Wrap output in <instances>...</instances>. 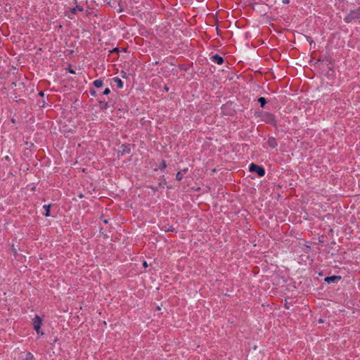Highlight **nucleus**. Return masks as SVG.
Here are the masks:
<instances>
[{"mask_svg":"<svg viewBox=\"0 0 360 360\" xmlns=\"http://www.w3.org/2000/svg\"><path fill=\"white\" fill-rule=\"evenodd\" d=\"M70 73H72V74H75V71H74V70H71V69L70 70Z\"/></svg>","mask_w":360,"mask_h":360,"instance_id":"a878e982","label":"nucleus"},{"mask_svg":"<svg viewBox=\"0 0 360 360\" xmlns=\"http://www.w3.org/2000/svg\"><path fill=\"white\" fill-rule=\"evenodd\" d=\"M33 359V355L31 353H27L26 354L25 360H32Z\"/></svg>","mask_w":360,"mask_h":360,"instance_id":"2eb2a0df","label":"nucleus"},{"mask_svg":"<svg viewBox=\"0 0 360 360\" xmlns=\"http://www.w3.org/2000/svg\"><path fill=\"white\" fill-rule=\"evenodd\" d=\"M44 209L45 210L46 212H45V216L46 217H49L50 216V207H51V205H44Z\"/></svg>","mask_w":360,"mask_h":360,"instance_id":"9b49d317","label":"nucleus"},{"mask_svg":"<svg viewBox=\"0 0 360 360\" xmlns=\"http://www.w3.org/2000/svg\"><path fill=\"white\" fill-rule=\"evenodd\" d=\"M90 93H91V94L92 96H95V95H96V91H95V90H94V89H91V90L90 91Z\"/></svg>","mask_w":360,"mask_h":360,"instance_id":"aec40b11","label":"nucleus"},{"mask_svg":"<svg viewBox=\"0 0 360 360\" xmlns=\"http://www.w3.org/2000/svg\"><path fill=\"white\" fill-rule=\"evenodd\" d=\"M211 60L212 62L218 65H221L224 63V58L221 56H219L218 54L212 56L211 57Z\"/></svg>","mask_w":360,"mask_h":360,"instance_id":"20e7f679","label":"nucleus"},{"mask_svg":"<svg viewBox=\"0 0 360 360\" xmlns=\"http://www.w3.org/2000/svg\"><path fill=\"white\" fill-rule=\"evenodd\" d=\"M341 279V276H328L326 277L324 281L327 282L328 283H335L338 281H340Z\"/></svg>","mask_w":360,"mask_h":360,"instance_id":"39448f33","label":"nucleus"},{"mask_svg":"<svg viewBox=\"0 0 360 360\" xmlns=\"http://www.w3.org/2000/svg\"><path fill=\"white\" fill-rule=\"evenodd\" d=\"M166 167H167L166 162H165V161H164V160H163V161L162 162L161 165L160 166V169H165V168H166Z\"/></svg>","mask_w":360,"mask_h":360,"instance_id":"dca6fc26","label":"nucleus"},{"mask_svg":"<svg viewBox=\"0 0 360 360\" xmlns=\"http://www.w3.org/2000/svg\"><path fill=\"white\" fill-rule=\"evenodd\" d=\"M83 11V8L82 7L79 6H75V8H73L72 10H71V13L72 14H76L77 11Z\"/></svg>","mask_w":360,"mask_h":360,"instance_id":"1a4fd4ad","label":"nucleus"},{"mask_svg":"<svg viewBox=\"0 0 360 360\" xmlns=\"http://www.w3.org/2000/svg\"><path fill=\"white\" fill-rule=\"evenodd\" d=\"M4 160H6V161H10L11 158L8 155H6L4 157Z\"/></svg>","mask_w":360,"mask_h":360,"instance_id":"412c9836","label":"nucleus"},{"mask_svg":"<svg viewBox=\"0 0 360 360\" xmlns=\"http://www.w3.org/2000/svg\"><path fill=\"white\" fill-rule=\"evenodd\" d=\"M143 266H145V267H147V266H148V264H147V262H144L143 263Z\"/></svg>","mask_w":360,"mask_h":360,"instance_id":"b1692460","label":"nucleus"},{"mask_svg":"<svg viewBox=\"0 0 360 360\" xmlns=\"http://www.w3.org/2000/svg\"><path fill=\"white\" fill-rule=\"evenodd\" d=\"M110 89H109V88H106V89L104 90V91H103V94H105V95H108V94H110Z\"/></svg>","mask_w":360,"mask_h":360,"instance_id":"f3484780","label":"nucleus"},{"mask_svg":"<svg viewBox=\"0 0 360 360\" xmlns=\"http://www.w3.org/2000/svg\"><path fill=\"white\" fill-rule=\"evenodd\" d=\"M187 171H188V169H184L183 170V172H184V173H186V172H187Z\"/></svg>","mask_w":360,"mask_h":360,"instance_id":"bb28decb","label":"nucleus"},{"mask_svg":"<svg viewBox=\"0 0 360 360\" xmlns=\"http://www.w3.org/2000/svg\"><path fill=\"white\" fill-rule=\"evenodd\" d=\"M268 144L271 148H276L277 146V142L275 138L270 137L268 139Z\"/></svg>","mask_w":360,"mask_h":360,"instance_id":"0eeeda50","label":"nucleus"},{"mask_svg":"<svg viewBox=\"0 0 360 360\" xmlns=\"http://www.w3.org/2000/svg\"><path fill=\"white\" fill-rule=\"evenodd\" d=\"M113 81L117 84V86L119 89H122L123 87V82H122V79L120 78L115 77V78H113Z\"/></svg>","mask_w":360,"mask_h":360,"instance_id":"6e6552de","label":"nucleus"},{"mask_svg":"<svg viewBox=\"0 0 360 360\" xmlns=\"http://www.w3.org/2000/svg\"><path fill=\"white\" fill-rule=\"evenodd\" d=\"M44 105H45V101H41V102H40V101H39V107L43 108V107H44Z\"/></svg>","mask_w":360,"mask_h":360,"instance_id":"a211bd4d","label":"nucleus"},{"mask_svg":"<svg viewBox=\"0 0 360 360\" xmlns=\"http://www.w3.org/2000/svg\"><path fill=\"white\" fill-rule=\"evenodd\" d=\"M250 172H255L259 176H264L265 174L264 169L256 164L252 163L249 168Z\"/></svg>","mask_w":360,"mask_h":360,"instance_id":"f03ea898","label":"nucleus"},{"mask_svg":"<svg viewBox=\"0 0 360 360\" xmlns=\"http://www.w3.org/2000/svg\"><path fill=\"white\" fill-rule=\"evenodd\" d=\"M94 85L97 88H100L103 86V81L101 79H96L94 82Z\"/></svg>","mask_w":360,"mask_h":360,"instance_id":"9d476101","label":"nucleus"},{"mask_svg":"<svg viewBox=\"0 0 360 360\" xmlns=\"http://www.w3.org/2000/svg\"><path fill=\"white\" fill-rule=\"evenodd\" d=\"M108 222V219H104L103 223L107 224Z\"/></svg>","mask_w":360,"mask_h":360,"instance_id":"cd10ccee","label":"nucleus"},{"mask_svg":"<svg viewBox=\"0 0 360 360\" xmlns=\"http://www.w3.org/2000/svg\"><path fill=\"white\" fill-rule=\"evenodd\" d=\"M258 102L260 103L262 108H263L266 103V101L264 97L259 98Z\"/></svg>","mask_w":360,"mask_h":360,"instance_id":"f8f14e48","label":"nucleus"},{"mask_svg":"<svg viewBox=\"0 0 360 360\" xmlns=\"http://www.w3.org/2000/svg\"><path fill=\"white\" fill-rule=\"evenodd\" d=\"M12 252H13V255H17V250H15V248H14V245H12Z\"/></svg>","mask_w":360,"mask_h":360,"instance_id":"6ab92c4d","label":"nucleus"},{"mask_svg":"<svg viewBox=\"0 0 360 360\" xmlns=\"http://www.w3.org/2000/svg\"><path fill=\"white\" fill-rule=\"evenodd\" d=\"M100 106L101 108L105 109L107 108V103L103 101H100Z\"/></svg>","mask_w":360,"mask_h":360,"instance_id":"4468645a","label":"nucleus"},{"mask_svg":"<svg viewBox=\"0 0 360 360\" xmlns=\"http://www.w3.org/2000/svg\"><path fill=\"white\" fill-rule=\"evenodd\" d=\"M266 119L264 120L265 122H269V123H274L275 122V120H274V116L270 113H266L264 115Z\"/></svg>","mask_w":360,"mask_h":360,"instance_id":"423d86ee","label":"nucleus"},{"mask_svg":"<svg viewBox=\"0 0 360 360\" xmlns=\"http://www.w3.org/2000/svg\"><path fill=\"white\" fill-rule=\"evenodd\" d=\"M360 18V8L352 11L345 18L346 22H350L354 19Z\"/></svg>","mask_w":360,"mask_h":360,"instance_id":"f257e3e1","label":"nucleus"},{"mask_svg":"<svg viewBox=\"0 0 360 360\" xmlns=\"http://www.w3.org/2000/svg\"><path fill=\"white\" fill-rule=\"evenodd\" d=\"M41 319L39 316L36 315L33 319V326L34 330L37 331L38 334L39 333V329L41 326Z\"/></svg>","mask_w":360,"mask_h":360,"instance_id":"7ed1b4c3","label":"nucleus"},{"mask_svg":"<svg viewBox=\"0 0 360 360\" xmlns=\"http://www.w3.org/2000/svg\"><path fill=\"white\" fill-rule=\"evenodd\" d=\"M183 179V174L182 172L180 171V172H178L176 175V179L178 180V181H180Z\"/></svg>","mask_w":360,"mask_h":360,"instance_id":"ddd939ff","label":"nucleus"},{"mask_svg":"<svg viewBox=\"0 0 360 360\" xmlns=\"http://www.w3.org/2000/svg\"><path fill=\"white\" fill-rule=\"evenodd\" d=\"M289 2H290L289 0H283V3L285 4H289Z\"/></svg>","mask_w":360,"mask_h":360,"instance_id":"5701e85b","label":"nucleus"},{"mask_svg":"<svg viewBox=\"0 0 360 360\" xmlns=\"http://www.w3.org/2000/svg\"><path fill=\"white\" fill-rule=\"evenodd\" d=\"M39 95L41 97H44V92H43V91H39Z\"/></svg>","mask_w":360,"mask_h":360,"instance_id":"4be33fe9","label":"nucleus"},{"mask_svg":"<svg viewBox=\"0 0 360 360\" xmlns=\"http://www.w3.org/2000/svg\"><path fill=\"white\" fill-rule=\"evenodd\" d=\"M173 230H174V229H172V228L171 227V228L168 229V230H167V231H173Z\"/></svg>","mask_w":360,"mask_h":360,"instance_id":"393cba45","label":"nucleus"}]
</instances>
